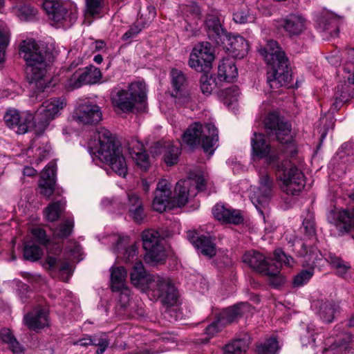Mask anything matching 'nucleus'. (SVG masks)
Masks as SVG:
<instances>
[{"label":"nucleus","mask_w":354,"mask_h":354,"mask_svg":"<svg viewBox=\"0 0 354 354\" xmlns=\"http://www.w3.org/2000/svg\"><path fill=\"white\" fill-rule=\"evenodd\" d=\"M253 153L257 157L266 158V162L273 164L277 179L279 182L281 190L288 195H297L305 186L304 173L289 160H284L280 163L277 162L279 156L270 153V147L266 143L264 136L261 133H254L252 138Z\"/></svg>","instance_id":"nucleus-1"},{"label":"nucleus","mask_w":354,"mask_h":354,"mask_svg":"<svg viewBox=\"0 0 354 354\" xmlns=\"http://www.w3.org/2000/svg\"><path fill=\"white\" fill-rule=\"evenodd\" d=\"M20 55L26 63V78L30 84H34L39 92L48 86L46 79L47 68L51 62V54L41 48L35 40L23 41L20 48Z\"/></svg>","instance_id":"nucleus-2"},{"label":"nucleus","mask_w":354,"mask_h":354,"mask_svg":"<svg viewBox=\"0 0 354 354\" xmlns=\"http://www.w3.org/2000/svg\"><path fill=\"white\" fill-rule=\"evenodd\" d=\"M270 68L267 72V82L272 89L286 86L291 80L288 58L278 43L268 41L266 46L259 50Z\"/></svg>","instance_id":"nucleus-3"},{"label":"nucleus","mask_w":354,"mask_h":354,"mask_svg":"<svg viewBox=\"0 0 354 354\" xmlns=\"http://www.w3.org/2000/svg\"><path fill=\"white\" fill-rule=\"evenodd\" d=\"M100 147L96 156L103 162L108 163L118 175L125 177L127 174V165L120 148L116 146L111 133L102 129L98 131Z\"/></svg>","instance_id":"nucleus-4"},{"label":"nucleus","mask_w":354,"mask_h":354,"mask_svg":"<svg viewBox=\"0 0 354 354\" xmlns=\"http://www.w3.org/2000/svg\"><path fill=\"white\" fill-rule=\"evenodd\" d=\"M202 138V147L206 153L212 155L217 144L218 130L212 123L203 126L200 122H194L187 129L182 136L183 142L190 147H195Z\"/></svg>","instance_id":"nucleus-5"},{"label":"nucleus","mask_w":354,"mask_h":354,"mask_svg":"<svg viewBox=\"0 0 354 354\" xmlns=\"http://www.w3.org/2000/svg\"><path fill=\"white\" fill-rule=\"evenodd\" d=\"M146 97V85L142 82H133L127 89H115L111 93L113 106L123 113H130L138 103Z\"/></svg>","instance_id":"nucleus-6"},{"label":"nucleus","mask_w":354,"mask_h":354,"mask_svg":"<svg viewBox=\"0 0 354 354\" xmlns=\"http://www.w3.org/2000/svg\"><path fill=\"white\" fill-rule=\"evenodd\" d=\"M265 127L267 133L274 138L283 145L280 150L287 156H293L296 153L292 142L290 134L291 125L276 113H270L265 119Z\"/></svg>","instance_id":"nucleus-7"},{"label":"nucleus","mask_w":354,"mask_h":354,"mask_svg":"<svg viewBox=\"0 0 354 354\" xmlns=\"http://www.w3.org/2000/svg\"><path fill=\"white\" fill-rule=\"evenodd\" d=\"M147 288L148 295L164 305L174 306L177 301L176 288L169 277L153 275Z\"/></svg>","instance_id":"nucleus-8"},{"label":"nucleus","mask_w":354,"mask_h":354,"mask_svg":"<svg viewBox=\"0 0 354 354\" xmlns=\"http://www.w3.org/2000/svg\"><path fill=\"white\" fill-rule=\"evenodd\" d=\"M143 248L146 251L145 261L156 265L163 263L166 259V253L161 244L158 232L155 230H145L142 233Z\"/></svg>","instance_id":"nucleus-9"},{"label":"nucleus","mask_w":354,"mask_h":354,"mask_svg":"<svg viewBox=\"0 0 354 354\" xmlns=\"http://www.w3.org/2000/svg\"><path fill=\"white\" fill-rule=\"evenodd\" d=\"M66 105V101L61 98H51L43 102L33 116L35 127L40 131L44 130L52 120L61 114Z\"/></svg>","instance_id":"nucleus-10"},{"label":"nucleus","mask_w":354,"mask_h":354,"mask_svg":"<svg viewBox=\"0 0 354 354\" xmlns=\"http://www.w3.org/2000/svg\"><path fill=\"white\" fill-rule=\"evenodd\" d=\"M214 59V49L207 41L197 44L189 55V66L198 72H207Z\"/></svg>","instance_id":"nucleus-11"},{"label":"nucleus","mask_w":354,"mask_h":354,"mask_svg":"<svg viewBox=\"0 0 354 354\" xmlns=\"http://www.w3.org/2000/svg\"><path fill=\"white\" fill-rule=\"evenodd\" d=\"M193 183L196 184L198 191H203L206 187L207 181L204 176L199 174L191 173L188 178L180 180L176 185L173 196L176 206L180 207L187 203L191 185Z\"/></svg>","instance_id":"nucleus-12"},{"label":"nucleus","mask_w":354,"mask_h":354,"mask_svg":"<svg viewBox=\"0 0 354 354\" xmlns=\"http://www.w3.org/2000/svg\"><path fill=\"white\" fill-rule=\"evenodd\" d=\"M72 118L79 124L94 126L102 120V112L96 104L85 102L75 108Z\"/></svg>","instance_id":"nucleus-13"},{"label":"nucleus","mask_w":354,"mask_h":354,"mask_svg":"<svg viewBox=\"0 0 354 354\" xmlns=\"http://www.w3.org/2000/svg\"><path fill=\"white\" fill-rule=\"evenodd\" d=\"M274 261L266 271L263 274L269 278L270 283L274 287H279L284 283L285 277L280 273V266L283 263L287 267H292L295 261L290 256H288L281 249L274 251Z\"/></svg>","instance_id":"nucleus-14"},{"label":"nucleus","mask_w":354,"mask_h":354,"mask_svg":"<svg viewBox=\"0 0 354 354\" xmlns=\"http://www.w3.org/2000/svg\"><path fill=\"white\" fill-rule=\"evenodd\" d=\"M171 82L174 88L172 96L176 98V103L187 105L192 101L191 93L187 88V75L181 71L172 68L170 72Z\"/></svg>","instance_id":"nucleus-15"},{"label":"nucleus","mask_w":354,"mask_h":354,"mask_svg":"<svg viewBox=\"0 0 354 354\" xmlns=\"http://www.w3.org/2000/svg\"><path fill=\"white\" fill-rule=\"evenodd\" d=\"M272 187L273 180L268 174H264L259 178V186L254 187L251 189L250 200L261 214H263L261 207L271 198Z\"/></svg>","instance_id":"nucleus-16"},{"label":"nucleus","mask_w":354,"mask_h":354,"mask_svg":"<svg viewBox=\"0 0 354 354\" xmlns=\"http://www.w3.org/2000/svg\"><path fill=\"white\" fill-rule=\"evenodd\" d=\"M6 125L15 129L19 134L26 133L31 127H35L33 115L28 112H19L16 109H9L3 117Z\"/></svg>","instance_id":"nucleus-17"},{"label":"nucleus","mask_w":354,"mask_h":354,"mask_svg":"<svg viewBox=\"0 0 354 354\" xmlns=\"http://www.w3.org/2000/svg\"><path fill=\"white\" fill-rule=\"evenodd\" d=\"M101 78L100 70L93 65H89L77 70L68 79V86L72 89L77 88L85 84H96Z\"/></svg>","instance_id":"nucleus-18"},{"label":"nucleus","mask_w":354,"mask_h":354,"mask_svg":"<svg viewBox=\"0 0 354 354\" xmlns=\"http://www.w3.org/2000/svg\"><path fill=\"white\" fill-rule=\"evenodd\" d=\"M328 223L333 225L339 235H343L351 231V214L348 211L334 207L327 214Z\"/></svg>","instance_id":"nucleus-19"},{"label":"nucleus","mask_w":354,"mask_h":354,"mask_svg":"<svg viewBox=\"0 0 354 354\" xmlns=\"http://www.w3.org/2000/svg\"><path fill=\"white\" fill-rule=\"evenodd\" d=\"M23 322L30 330L38 332L49 326L48 313L44 308H35L24 315Z\"/></svg>","instance_id":"nucleus-20"},{"label":"nucleus","mask_w":354,"mask_h":354,"mask_svg":"<svg viewBox=\"0 0 354 354\" xmlns=\"http://www.w3.org/2000/svg\"><path fill=\"white\" fill-rule=\"evenodd\" d=\"M171 195V187L167 180H160L154 192V197L152 202L153 209L160 213L165 211L166 207L169 204Z\"/></svg>","instance_id":"nucleus-21"},{"label":"nucleus","mask_w":354,"mask_h":354,"mask_svg":"<svg viewBox=\"0 0 354 354\" xmlns=\"http://www.w3.org/2000/svg\"><path fill=\"white\" fill-rule=\"evenodd\" d=\"M227 50L235 57L243 58L248 53L249 45L247 41L240 35H231L229 32L221 41Z\"/></svg>","instance_id":"nucleus-22"},{"label":"nucleus","mask_w":354,"mask_h":354,"mask_svg":"<svg viewBox=\"0 0 354 354\" xmlns=\"http://www.w3.org/2000/svg\"><path fill=\"white\" fill-rule=\"evenodd\" d=\"M55 171L56 164L50 162L43 169L39 180L40 193L46 196L50 197L55 189Z\"/></svg>","instance_id":"nucleus-23"},{"label":"nucleus","mask_w":354,"mask_h":354,"mask_svg":"<svg viewBox=\"0 0 354 354\" xmlns=\"http://www.w3.org/2000/svg\"><path fill=\"white\" fill-rule=\"evenodd\" d=\"M128 150L136 164L143 171H147L150 162L148 155L143 149L142 144L137 139L133 138L128 142Z\"/></svg>","instance_id":"nucleus-24"},{"label":"nucleus","mask_w":354,"mask_h":354,"mask_svg":"<svg viewBox=\"0 0 354 354\" xmlns=\"http://www.w3.org/2000/svg\"><path fill=\"white\" fill-rule=\"evenodd\" d=\"M243 261L262 274L274 263L273 259H266L261 253L255 250L245 252L243 257Z\"/></svg>","instance_id":"nucleus-25"},{"label":"nucleus","mask_w":354,"mask_h":354,"mask_svg":"<svg viewBox=\"0 0 354 354\" xmlns=\"http://www.w3.org/2000/svg\"><path fill=\"white\" fill-rule=\"evenodd\" d=\"M212 213L217 220L223 223L238 225L243 221V217L239 210L227 208L223 205L216 204L212 209Z\"/></svg>","instance_id":"nucleus-26"},{"label":"nucleus","mask_w":354,"mask_h":354,"mask_svg":"<svg viewBox=\"0 0 354 354\" xmlns=\"http://www.w3.org/2000/svg\"><path fill=\"white\" fill-rule=\"evenodd\" d=\"M127 207L129 216L135 222L141 223L144 221L146 214L144 210L143 203L141 198L137 194L132 192L127 193Z\"/></svg>","instance_id":"nucleus-27"},{"label":"nucleus","mask_w":354,"mask_h":354,"mask_svg":"<svg viewBox=\"0 0 354 354\" xmlns=\"http://www.w3.org/2000/svg\"><path fill=\"white\" fill-rule=\"evenodd\" d=\"M290 37L301 35L306 28V19L298 14H290L283 19L281 25Z\"/></svg>","instance_id":"nucleus-28"},{"label":"nucleus","mask_w":354,"mask_h":354,"mask_svg":"<svg viewBox=\"0 0 354 354\" xmlns=\"http://www.w3.org/2000/svg\"><path fill=\"white\" fill-rule=\"evenodd\" d=\"M314 306L318 316L326 323L332 322L339 313V306L332 301L317 300L315 301Z\"/></svg>","instance_id":"nucleus-29"},{"label":"nucleus","mask_w":354,"mask_h":354,"mask_svg":"<svg viewBox=\"0 0 354 354\" xmlns=\"http://www.w3.org/2000/svg\"><path fill=\"white\" fill-rule=\"evenodd\" d=\"M250 308V306L248 303H240L225 308L219 314V322L224 326L235 322L249 311Z\"/></svg>","instance_id":"nucleus-30"},{"label":"nucleus","mask_w":354,"mask_h":354,"mask_svg":"<svg viewBox=\"0 0 354 354\" xmlns=\"http://www.w3.org/2000/svg\"><path fill=\"white\" fill-rule=\"evenodd\" d=\"M205 25L208 30L209 37H212L219 44L221 41L228 33L221 23V19L217 13L207 15L205 20Z\"/></svg>","instance_id":"nucleus-31"},{"label":"nucleus","mask_w":354,"mask_h":354,"mask_svg":"<svg viewBox=\"0 0 354 354\" xmlns=\"http://www.w3.org/2000/svg\"><path fill=\"white\" fill-rule=\"evenodd\" d=\"M43 7L48 17L56 22L66 20L68 17L67 7L58 1L45 0L43 3Z\"/></svg>","instance_id":"nucleus-32"},{"label":"nucleus","mask_w":354,"mask_h":354,"mask_svg":"<svg viewBox=\"0 0 354 354\" xmlns=\"http://www.w3.org/2000/svg\"><path fill=\"white\" fill-rule=\"evenodd\" d=\"M151 278L153 276L147 273L142 263L140 261L136 262L130 274L132 284L136 287L144 289L146 286H149Z\"/></svg>","instance_id":"nucleus-33"},{"label":"nucleus","mask_w":354,"mask_h":354,"mask_svg":"<svg viewBox=\"0 0 354 354\" xmlns=\"http://www.w3.org/2000/svg\"><path fill=\"white\" fill-rule=\"evenodd\" d=\"M339 18L333 12L323 11L317 18L319 28L322 31H329L331 36H336L338 33L337 22Z\"/></svg>","instance_id":"nucleus-34"},{"label":"nucleus","mask_w":354,"mask_h":354,"mask_svg":"<svg viewBox=\"0 0 354 354\" xmlns=\"http://www.w3.org/2000/svg\"><path fill=\"white\" fill-rule=\"evenodd\" d=\"M238 75V70L232 59H223L218 67L217 79L220 82H231Z\"/></svg>","instance_id":"nucleus-35"},{"label":"nucleus","mask_w":354,"mask_h":354,"mask_svg":"<svg viewBox=\"0 0 354 354\" xmlns=\"http://www.w3.org/2000/svg\"><path fill=\"white\" fill-rule=\"evenodd\" d=\"M326 260L332 268L335 270V273L337 276L344 279L350 277L351 266L348 262L345 261L342 258L333 253H330L328 255Z\"/></svg>","instance_id":"nucleus-36"},{"label":"nucleus","mask_w":354,"mask_h":354,"mask_svg":"<svg viewBox=\"0 0 354 354\" xmlns=\"http://www.w3.org/2000/svg\"><path fill=\"white\" fill-rule=\"evenodd\" d=\"M326 260L332 268L335 270V273L337 276L344 279L350 277L351 266L348 262L345 261L342 258L333 253H330L328 255Z\"/></svg>","instance_id":"nucleus-37"},{"label":"nucleus","mask_w":354,"mask_h":354,"mask_svg":"<svg viewBox=\"0 0 354 354\" xmlns=\"http://www.w3.org/2000/svg\"><path fill=\"white\" fill-rule=\"evenodd\" d=\"M127 270L123 267L111 269V283L113 291L119 290L127 286Z\"/></svg>","instance_id":"nucleus-38"},{"label":"nucleus","mask_w":354,"mask_h":354,"mask_svg":"<svg viewBox=\"0 0 354 354\" xmlns=\"http://www.w3.org/2000/svg\"><path fill=\"white\" fill-rule=\"evenodd\" d=\"M0 339L8 346L13 354H23L24 346L17 340L12 332L8 328H3L0 331Z\"/></svg>","instance_id":"nucleus-39"},{"label":"nucleus","mask_w":354,"mask_h":354,"mask_svg":"<svg viewBox=\"0 0 354 354\" xmlns=\"http://www.w3.org/2000/svg\"><path fill=\"white\" fill-rule=\"evenodd\" d=\"M250 343V337L245 335L241 339H236L225 345L224 352L225 354H241L245 353Z\"/></svg>","instance_id":"nucleus-40"},{"label":"nucleus","mask_w":354,"mask_h":354,"mask_svg":"<svg viewBox=\"0 0 354 354\" xmlns=\"http://www.w3.org/2000/svg\"><path fill=\"white\" fill-rule=\"evenodd\" d=\"M299 254L304 258V266L313 268L319 260V252L315 248H311L309 250L304 243L301 244V250L298 251Z\"/></svg>","instance_id":"nucleus-41"},{"label":"nucleus","mask_w":354,"mask_h":354,"mask_svg":"<svg viewBox=\"0 0 354 354\" xmlns=\"http://www.w3.org/2000/svg\"><path fill=\"white\" fill-rule=\"evenodd\" d=\"M180 154V149L178 146H175L170 142L164 145L163 160L167 165L172 166L177 164Z\"/></svg>","instance_id":"nucleus-42"},{"label":"nucleus","mask_w":354,"mask_h":354,"mask_svg":"<svg viewBox=\"0 0 354 354\" xmlns=\"http://www.w3.org/2000/svg\"><path fill=\"white\" fill-rule=\"evenodd\" d=\"M194 246L201 254L208 257H212L216 254L215 244L209 237L205 235H200V237H198Z\"/></svg>","instance_id":"nucleus-43"},{"label":"nucleus","mask_w":354,"mask_h":354,"mask_svg":"<svg viewBox=\"0 0 354 354\" xmlns=\"http://www.w3.org/2000/svg\"><path fill=\"white\" fill-rule=\"evenodd\" d=\"M239 94V87L236 85H230L222 89L219 95L223 103L230 106L234 102H237Z\"/></svg>","instance_id":"nucleus-44"},{"label":"nucleus","mask_w":354,"mask_h":354,"mask_svg":"<svg viewBox=\"0 0 354 354\" xmlns=\"http://www.w3.org/2000/svg\"><path fill=\"white\" fill-rule=\"evenodd\" d=\"M201 77V89L203 94L209 95L214 89L219 86L216 78L212 75H209L206 72Z\"/></svg>","instance_id":"nucleus-45"},{"label":"nucleus","mask_w":354,"mask_h":354,"mask_svg":"<svg viewBox=\"0 0 354 354\" xmlns=\"http://www.w3.org/2000/svg\"><path fill=\"white\" fill-rule=\"evenodd\" d=\"M42 255L41 248L30 241L24 245V257L25 259L30 261H36L41 258Z\"/></svg>","instance_id":"nucleus-46"},{"label":"nucleus","mask_w":354,"mask_h":354,"mask_svg":"<svg viewBox=\"0 0 354 354\" xmlns=\"http://www.w3.org/2000/svg\"><path fill=\"white\" fill-rule=\"evenodd\" d=\"M64 209L62 202H55L50 204L45 211V216L48 221L53 222L57 220Z\"/></svg>","instance_id":"nucleus-47"},{"label":"nucleus","mask_w":354,"mask_h":354,"mask_svg":"<svg viewBox=\"0 0 354 354\" xmlns=\"http://www.w3.org/2000/svg\"><path fill=\"white\" fill-rule=\"evenodd\" d=\"M74 221L71 219H67L59 225L53 231V235L55 238H65L68 236L73 228Z\"/></svg>","instance_id":"nucleus-48"},{"label":"nucleus","mask_w":354,"mask_h":354,"mask_svg":"<svg viewBox=\"0 0 354 354\" xmlns=\"http://www.w3.org/2000/svg\"><path fill=\"white\" fill-rule=\"evenodd\" d=\"M278 350V344L276 339L270 338L264 343L257 346V354H275Z\"/></svg>","instance_id":"nucleus-49"},{"label":"nucleus","mask_w":354,"mask_h":354,"mask_svg":"<svg viewBox=\"0 0 354 354\" xmlns=\"http://www.w3.org/2000/svg\"><path fill=\"white\" fill-rule=\"evenodd\" d=\"M303 226L305 230V233L308 236H313L315 234V223L314 214L310 212H308L306 217L303 221Z\"/></svg>","instance_id":"nucleus-50"},{"label":"nucleus","mask_w":354,"mask_h":354,"mask_svg":"<svg viewBox=\"0 0 354 354\" xmlns=\"http://www.w3.org/2000/svg\"><path fill=\"white\" fill-rule=\"evenodd\" d=\"M233 19L237 24H246L252 22L254 17L249 14L248 8H241L236 11L233 15Z\"/></svg>","instance_id":"nucleus-51"},{"label":"nucleus","mask_w":354,"mask_h":354,"mask_svg":"<svg viewBox=\"0 0 354 354\" xmlns=\"http://www.w3.org/2000/svg\"><path fill=\"white\" fill-rule=\"evenodd\" d=\"M102 0H86V14L90 16H95L100 12Z\"/></svg>","instance_id":"nucleus-52"},{"label":"nucleus","mask_w":354,"mask_h":354,"mask_svg":"<svg viewBox=\"0 0 354 354\" xmlns=\"http://www.w3.org/2000/svg\"><path fill=\"white\" fill-rule=\"evenodd\" d=\"M313 272L312 270H304L297 274L293 279L294 286L299 287L306 283L312 277Z\"/></svg>","instance_id":"nucleus-53"},{"label":"nucleus","mask_w":354,"mask_h":354,"mask_svg":"<svg viewBox=\"0 0 354 354\" xmlns=\"http://www.w3.org/2000/svg\"><path fill=\"white\" fill-rule=\"evenodd\" d=\"M9 34L5 30L0 29V63L4 61L5 49L8 44Z\"/></svg>","instance_id":"nucleus-54"},{"label":"nucleus","mask_w":354,"mask_h":354,"mask_svg":"<svg viewBox=\"0 0 354 354\" xmlns=\"http://www.w3.org/2000/svg\"><path fill=\"white\" fill-rule=\"evenodd\" d=\"M352 336L348 333H342L335 342L336 347L346 349L348 344L351 342Z\"/></svg>","instance_id":"nucleus-55"},{"label":"nucleus","mask_w":354,"mask_h":354,"mask_svg":"<svg viewBox=\"0 0 354 354\" xmlns=\"http://www.w3.org/2000/svg\"><path fill=\"white\" fill-rule=\"evenodd\" d=\"M32 234L40 244L45 245L48 242V239L44 230L41 228L32 229Z\"/></svg>","instance_id":"nucleus-56"},{"label":"nucleus","mask_w":354,"mask_h":354,"mask_svg":"<svg viewBox=\"0 0 354 354\" xmlns=\"http://www.w3.org/2000/svg\"><path fill=\"white\" fill-rule=\"evenodd\" d=\"M138 248L136 245H132L127 248H124L123 259L125 262L129 263L133 261V258L136 257Z\"/></svg>","instance_id":"nucleus-57"},{"label":"nucleus","mask_w":354,"mask_h":354,"mask_svg":"<svg viewBox=\"0 0 354 354\" xmlns=\"http://www.w3.org/2000/svg\"><path fill=\"white\" fill-rule=\"evenodd\" d=\"M220 319L218 317V319L214 322L212 324H209L207 328H205V333L209 335V337L214 336L216 333H217L222 326L224 325H222V322H219Z\"/></svg>","instance_id":"nucleus-58"},{"label":"nucleus","mask_w":354,"mask_h":354,"mask_svg":"<svg viewBox=\"0 0 354 354\" xmlns=\"http://www.w3.org/2000/svg\"><path fill=\"white\" fill-rule=\"evenodd\" d=\"M142 29L139 24H135L122 35V39L126 41L136 37Z\"/></svg>","instance_id":"nucleus-59"},{"label":"nucleus","mask_w":354,"mask_h":354,"mask_svg":"<svg viewBox=\"0 0 354 354\" xmlns=\"http://www.w3.org/2000/svg\"><path fill=\"white\" fill-rule=\"evenodd\" d=\"M99 344H97L96 346H98L97 350L96 351L97 354H102L107 347L109 345V341L106 337L105 335L101 334V337L98 341Z\"/></svg>","instance_id":"nucleus-60"},{"label":"nucleus","mask_w":354,"mask_h":354,"mask_svg":"<svg viewBox=\"0 0 354 354\" xmlns=\"http://www.w3.org/2000/svg\"><path fill=\"white\" fill-rule=\"evenodd\" d=\"M118 291L120 292L119 301L121 303V305L124 307L127 305V304L129 301L130 290H129L127 286H125V288H122Z\"/></svg>","instance_id":"nucleus-61"},{"label":"nucleus","mask_w":354,"mask_h":354,"mask_svg":"<svg viewBox=\"0 0 354 354\" xmlns=\"http://www.w3.org/2000/svg\"><path fill=\"white\" fill-rule=\"evenodd\" d=\"M70 245L68 247V252L74 256V257H78L81 253V247L80 245L75 241H71Z\"/></svg>","instance_id":"nucleus-62"},{"label":"nucleus","mask_w":354,"mask_h":354,"mask_svg":"<svg viewBox=\"0 0 354 354\" xmlns=\"http://www.w3.org/2000/svg\"><path fill=\"white\" fill-rule=\"evenodd\" d=\"M59 270L68 275H71L72 274V267L71 264L66 261H62L59 263Z\"/></svg>","instance_id":"nucleus-63"},{"label":"nucleus","mask_w":354,"mask_h":354,"mask_svg":"<svg viewBox=\"0 0 354 354\" xmlns=\"http://www.w3.org/2000/svg\"><path fill=\"white\" fill-rule=\"evenodd\" d=\"M91 336H86L82 339H80L77 342H74V345H80L81 346H86L91 345Z\"/></svg>","instance_id":"nucleus-64"}]
</instances>
